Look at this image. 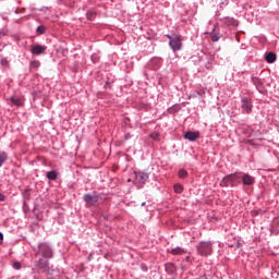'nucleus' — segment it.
I'll list each match as a JSON object with an SVG mask.
<instances>
[{
  "label": "nucleus",
  "mask_w": 279,
  "mask_h": 279,
  "mask_svg": "<svg viewBox=\"0 0 279 279\" xmlns=\"http://www.w3.org/2000/svg\"><path fill=\"white\" fill-rule=\"evenodd\" d=\"M95 12H93V11H89V12H87V19L89 20V21H92L93 20V16H95Z\"/></svg>",
  "instance_id": "5701e85b"
},
{
  "label": "nucleus",
  "mask_w": 279,
  "mask_h": 279,
  "mask_svg": "<svg viewBox=\"0 0 279 279\" xmlns=\"http://www.w3.org/2000/svg\"><path fill=\"white\" fill-rule=\"evenodd\" d=\"M2 64H8V61L5 59L1 60Z\"/></svg>",
  "instance_id": "c85d7f7f"
},
{
  "label": "nucleus",
  "mask_w": 279,
  "mask_h": 279,
  "mask_svg": "<svg viewBox=\"0 0 279 279\" xmlns=\"http://www.w3.org/2000/svg\"><path fill=\"white\" fill-rule=\"evenodd\" d=\"M196 250L199 256H210L213 254V242H201Z\"/></svg>",
  "instance_id": "f257e3e1"
},
{
  "label": "nucleus",
  "mask_w": 279,
  "mask_h": 279,
  "mask_svg": "<svg viewBox=\"0 0 279 279\" xmlns=\"http://www.w3.org/2000/svg\"><path fill=\"white\" fill-rule=\"evenodd\" d=\"M0 202H5V195L0 193Z\"/></svg>",
  "instance_id": "a878e982"
},
{
  "label": "nucleus",
  "mask_w": 279,
  "mask_h": 279,
  "mask_svg": "<svg viewBox=\"0 0 279 279\" xmlns=\"http://www.w3.org/2000/svg\"><path fill=\"white\" fill-rule=\"evenodd\" d=\"M3 244V233L0 232V245Z\"/></svg>",
  "instance_id": "bb28decb"
},
{
  "label": "nucleus",
  "mask_w": 279,
  "mask_h": 279,
  "mask_svg": "<svg viewBox=\"0 0 279 279\" xmlns=\"http://www.w3.org/2000/svg\"><path fill=\"white\" fill-rule=\"evenodd\" d=\"M128 182H132V180H131V179H129V180H128Z\"/></svg>",
  "instance_id": "7c9ffc66"
},
{
  "label": "nucleus",
  "mask_w": 279,
  "mask_h": 279,
  "mask_svg": "<svg viewBox=\"0 0 279 279\" xmlns=\"http://www.w3.org/2000/svg\"><path fill=\"white\" fill-rule=\"evenodd\" d=\"M136 184H145L146 180H149V175L146 172H134Z\"/></svg>",
  "instance_id": "0eeeda50"
},
{
  "label": "nucleus",
  "mask_w": 279,
  "mask_h": 279,
  "mask_svg": "<svg viewBox=\"0 0 279 279\" xmlns=\"http://www.w3.org/2000/svg\"><path fill=\"white\" fill-rule=\"evenodd\" d=\"M45 51H47V47L45 46L36 45L32 48V53L34 56H41V53H45Z\"/></svg>",
  "instance_id": "1a4fd4ad"
},
{
  "label": "nucleus",
  "mask_w": 279,
  "mask_h": 279,
  "mask_svg": "<svg viewBox=\"0 0 279 279\" xmlns=\"http://www.w3.org/2000/svg\"><path fill=\"white\" fill-rule=\"evenodd\" d=\"M174 191H175L177 193H182V191H183L182 185H181V184H175V185H174Z\"/></svg>",
  "instance_id": "412c9836"
},
{
  "label": "nucleus",
  "mask_w": 279,
  "mask_h": 279,
  "mask_svg": "<svg viewBox=\"0 0 279 279\" xmlns=\"http://www.w3.org/2000/svg\"><path fill=\"white\" fill-rule=\"evenodd\" d=\"M48 180H57L58 179V172L56 170L47 172Z\"/></svg>",
  "instance_id": "2eb2a0df"
},
{
  "label": "nucleus",
  "mask_w": 279,
  "mask_h": 279,
  "mask_svg": "<svg viewBox=\"0 0 279 279\" xmlns=\"http://www.w3.org/2000/svg\"><path fill=\"white\" fill-rule=\"evenodd\" d=\"M167 38H169V40H173V37H171L170 35H167Z\"/></svg>",
  "instance_id": "c756f323"
},
{
  "label": "nucleus",
  "mask_w": 279,
  "mask_h": 279,
  "mask_svg": "<svg viewBox=\"0 0 279 279\" xmlns=\"http://www.w3.org/2000/svg\"><path fill=\"white\" fill-rule=\"evenodd\" d=\"M5 160H8V154L0 153V167L3 166V162H5Z\"/></svg>",
  "instance_id": "f3484780"
},
{
  "label": "nucleus",
  "mask_w": 279,
  "mask_h": 279,
  "mask_svg": "<svg viewBox=\"0 0 279 279\" xmlns=\"http://www.w3.org/2000/svg\"><path fill=\"white\" fill-rule=\"evenodd\" d=\"M186 175H189V172H186V170H180L179 171V178H186Z\"/></svg>",
  "instance_id": "aec40b11"
},
{
  "label": "nucleus",
  "mask_w": 279,
  "mask_h": 279,
  "mask_svg": "<svg viewBox=\"0 0 279 279\" xmlns=\"http://www.w3.org/2000/svg\"><path fill=\"white\" fill-rule=\"evenodd\" d=\"M84 202L87 206H97L99 204V195L97 194H86L84 196Z\"/></svg>",
  "instance_id": "7ed1b4c3"
},
{
  "label": "nucleus",
  "mask_w": 279,
  "mask_h": 279,
  "mask_svg": "<svg viewBox=\"0 0 279 279\" xmlns=\"http://www.w3.org/2000/svg\"><path fill=\"white\" fill-rule=\"evenodd\" d=\"M213 43H217L219 40V37L217 35H211Z\"/></svg>",
  "instance_id": "393cba45"
},
{
  "label": "nucleus",
  "mask_w": 279,
  "mask_h": 279,
  "mask_svg": "<svg viewBox=\"0 0 279 279\" xmlns=\"http://www.w3.org/2000/svg\"><path fill=\"white\" fill-rule=\"evenodd\" d=\"M166 270L173 274V271H175V266H173V264H168L166 265Z\"/></svg>",
  "instance_id": "a211bd4d"
},
{
  "label": "nucleus",
  "mask_w": 279,
  "mask_h": 279,
  "mask_svg": "<svg viewBox=\"0 0 279 279\" xmlns=\"http://www.w3.org/2000/svg\"><path fill=\"white\" fill-rule=\"evenodd\" d=\"M184 138H186V141L195 142V141H197V138H199V132L189 131L184 134Z\"/></svg>",
  "instance_id": "9d476101"
},
{
  "label": "nucleus",
  "mask_w": 279,
  "mask_h": 279,
  "mask_svg": "<svg viewBox=\"0 0 279 279\" xmlns=\"http://www.w3.org/2000/svg\"><path fill=\"white\" fill-rule=\"evenodd\" d=\"M149 136L153 141H160V134L159 133L155 132V133H151Z\"/></svg>",
  "instance_id": "6ab92c4d"
},
{
  "label": "nucleus",
  "mask_w": 279,
  "mask_h": 279,
  "mask_svg": "<svg viewBox=\"0 0 279 279\" xmlns=\"http://www.w3.org/2000/svg\"><path fill=\"white\" fill-rule=\"evenodd\" d=\"M13 267H14V269H21V263L14 262Z\"/></svg>",
  "instance_id": "b1692460"
},
{
  "label": "nucleus",
  "mask_w": 279,
  "mask_h": 279,
  "mask_svg": "<svg viewBox=\"0 0 279 279\" xmlns=\"http://www.w3.org/2000/svg\"><path fill=\"white\" fill-rule=\"evenodd\" d=\"M198 95H201V97H202L203 95H206V92H204V90L198 92Z\"/></svg>",
  "instance_id": "cd10ccee"
},
{
  "label": "nucleus",
  "mask_w": 279,
  "mask_h": 279,
  "mask_svg": "<svg viewBox=\"0 0 279 279\" xmlns=\"http://www.w3.org/2000/svg\"><path fill=\"white\" fill-rule=\"evenodd\" d=\"M242 182L243 184H245L246 186H252V184H254L255 179L254 177L250 175V174H244L242 177Z\"/></svg>",
  "instance_id": "9b49d317"
},
{
  "label": "nucleus",
  "mask_w": 279,
  "mask_h": 279,
  "mask_svg": "<svg viewBox=\"0 0 279 279\" xmlns=\"http://www.w3.org/2000/svg\"><path fill=\"white\" fill-rule=\"evenodd\" d=\"M45 31H46L45 26L37 27V34H45Z\"/></svg>",
  "instance_id": "4be33fe9"
},
{
  "label": "nucleus",
  "mask_w": 279,
  "mask_h": 279,
  "mask_svg": "<svg viewBox=\"0 0 279 279\" xmlns=\"http://www.w3.org/2000/svg\"><path fill=\"white\" fill-rule=\"evenodd\" d=\"M35 267L44 274H49V262L46 259H38L37 262H35Z\"/></svg>",
  "instance_id": "20e7f679"
},
{
  "label": "nucleus",
  "mask_w": 279,
  "mask_h": 279,
  "mask_svg": "<svg viewBox=\"0 0 279 279\" xmlns=\"http://www.w3.org/2000/svg\"><path fill=\"white\" fill-rule=\"evenodd\" d=\"M266 62H268L269 64L274 63V61L276 60V53L274 52H268L265 57Z\"/></svg>",
  "instance_id": "4468645a"
},
{
  "label": "nucleus",
  "mask_w": 279,
  "mask_h": 279,
  "mask_svg": "<svg viewBox=\"0 0 279 279\" xmlns=\"http://www.w3.org/2000/svg\"><path fill=\"white\" fill-rule=\"evenodd\" d=\"M253 83L255 84L257 90H259V93H263V81L258 77H253Z\"/></svg>",
  "instance_id": "ddd939ff"
},
{
  "label": "nucleus",
  "mask_w": 279,
  "mask_h": 279,
  "mask_svg": "<svg viewBox=\"0 0 279 279\" xmlns=\"http://www.w3.org/2000/svg\"><path fill=\"white\" fill-rule=\"evenodd\" d=\"M11 104H13V106H23V101L20 100V98L16 97H11L10 98Z\"/></svg>",
  "instance_id": "dca6fc26"
},
{
  "label": "nucleus",
  "mask_w": 279,
  "mask_h": 279,
  "mask_svg": "<svg viewBox=\"0 0 279 279\" xmlns=\"http://www.w3.org/2000/svg\"><path fill=\"white\" fill-rule=\"evenodd\" d=\"M39 254L44 258H53V250H51V246L47 243H40L39 244Z\"/></svg>",
  "instance_id": "f03ea898"
},
{
  "label": "nucleus",
  "mask_w": 279,
  "mask_h": 279,
  "mask_svg": "<svg viewBox=\"0 0 279 279\" xmlns=\"http://www.w3.org/2000/svg\"><path fill=\"white\" fill-rule=\"evenodd\" d=\"M234 182H236V174H228L221 180L220 186H234Z\"/></svg>",
  "instance_id": "39448f33"
},
{
  "label": "nucleus",
  "mask_w": 279,
  "mask_h": 279,
  "mask_svg": "<svg viewBox=\"0 0 279 279\" xmlns=\"http://www.w3.org/2000/svg\"><path fill=\"white\" fill-rule=\"evenodd\" d=\"M169 45L171 49H173V51H180V49H182V40L178 36L173 37V39L170 40Z\"/></svg>",
  "instance_id": "423d86ee"
},
{
  "label": "nucleus",
  "mask_w": 279,
  "mask_h": 279,
  "mask_svg": "<svg viewBox=\"0 0 279 279\" xmlns=\"http://www.w3.org/2000/svg\"><path fill=\"white\" fill-rule=\"evenodd\" d=\"M170 254L173 256H182L183 254H186V251L182 247H175L170 251Z\"/></svg>",
  "instance_id": "f8f14e48"
},
{
  "label": "nucleus",
  "mask_w": 279,
  "mask_h": 279,
  "mask_svg": "<svg viewBox=\"0 0 279 279\" xmlns=\"http://www.w3.org/2000/svg\"><path fill=\"white\" fill-rule=\"evenodd\" d=\"M242 110L250 114L252 112V102L247 98L242 99Z\"/></svg>",
  "instance_id": "6e6552de"
},
{
  "label": "nucleus",
  "mask_w": 279,
  "mask_h": 279,
  "mask_svg": "<svg viewBox=\"0 0 279 279\" xmlns=\"http://www.w3.org/2000/svg\"><path fill=\"white\" fill-rule=\"evenodd\" d=\"M142 206H145V203H142Z\"/></svg>",
  "instance_id": "2f4dec72"
}]
</instances>
